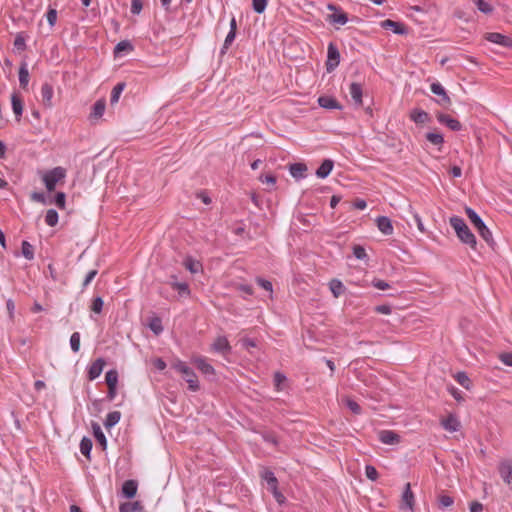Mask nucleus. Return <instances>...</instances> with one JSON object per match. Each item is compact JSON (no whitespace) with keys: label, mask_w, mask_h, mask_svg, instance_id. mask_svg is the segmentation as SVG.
I'll return each mask as SVG.
<instances>
[{"label":"nucleus","mask_w":512,"mask_h":512,"mask_svg":"<svg viewBox=\"0 0 512 512\" xmlns=\"http://www.w3.org/2000/svg\"><path fill=\"white\" fill-rule=\"evenodd\" d=\"M290 174L295 179H301L306 176L307 166L304 163H295L289 167Z\"/></svg>","instance_id":"obj_17"},{"label":"nucleus","mask_w":512,"mask_h":512,"mask_svg":"<svg viewBox=\"0 0 512 512\" xmlns=\"http://www.w3.org/2000/svg\"><path fill=\"white\" fill-rule=\"evenodd\" d=\"M103 305H104L103 299L101 297H95L91 303V307H90L91 311L99 314L102 311Z\"/></svg>","instance_id":"obj_46"},{"label":"nucleus","mask_w":512,"mask_h":512,"mask_svg":"<svg viewBox=\"0 0 512 512\" xmlns=\"http://www.w3.org/2000/svg\"><path fill=\"white\" fill-rule=\"evenodd\" d=\"M93 432H94V437L96 438V440L100 443V445L103 448H105L106 444H107V440H106L104 433L101 430V427L98 424L93 425Z\"/></svg>","instance_id":"obj_36"},{"label":"nucleus","mask_w":512,"mask_h":512,"mask_svg":"<svg viewBox=\"0 0 512 512\" xmlns=\"http://www.w3.org/2000/svg\"><path fill=\"white\" fill-rule=\"evenodd\" d=\"M430 89L434 94H436L440 97L442 95H444V93H446L445 89L443 88V86L440 83H432L430 86Z\"/></svg>","instance_id":"obj_54"},{"label":"nucleus","mask_w":512,"mask_h":512,"mask_svg":"<svg viewBox=\"0 0 512 512\" xmlns=\"http://www.w3.org/2000/svg\"><path fill=\"white\" fill-rule=\"evenodd\" d=\"M380 26L384 29H390L395 34H398V35H403V34L407 33V27L404 24L390 20V19L383 20L380 23Z\"/></svg>","instance_id":"obj_9"},{"label":"nucleus","mask_w":512,"mask_h":512,"mask_svg":"<svg viewBox=\"0 0 512 512\" xmlns=\"http://www.w3.org/2000/svg\"><path fill=\"white\" fill-rule=\"evenodd\" d=\"M448 391L450 392V394L457 400V401H461L463 400V397H462V392L457 389L456 387L454 386H450L448 387Z\"/></svg>","instance_id":"obj_64"},{"label":"nucleus","mask_w":512,"mask_h":512,"mask_svg":"<svg viewBox=\"0 0 512 512\" xmlns=\"http://www.w3.org/2000/svg\"><path fill=\"white\" fill-rule=\"evenodd\" d=\"M375 311L380 314L389 315L392 312V309L389 305H378L375 307Z\"/></svg>","instance_id":"obj_61"},{"label":"nucleus","mask_w":512,"mask_h":512,"mask_svg":"<svg viewBox=\"0 0 512 512\" xmlns=\"http://www.w3.org/2000/svg\"><path fill=\"white\" fill-rule=\"evenodd\" d=\"M502 363L512 367V353H502L499 356Z\"/></svg>","instance_id":"obj_63"},{"label":"nucleus","mask_w":512,"mask_h":512,"mask_svg":"<svg viewBox=\"0 0 512 512\" xmlns=\"http://www.w3.org/2000/svg\"><path fill=\"white\" fill-rule=\"evenodd\" d=\"M474 3L477 8L485 14H490L493 11L492 6L485 0H474Z\"/></svg>","instance_id":"obj_42"},{"label":"nucleus","mask_w":512,"mask_h":512,"mask_svg":"<svg viewBox=\"0 0 512 512\" xmlns=\"http://www.w3.org/2000/svg\"><path fill=\"white\" fill-rule=\"evenodd\" d=\"M400 508L401 509H408V510H411V511L414 508V494L411 491L410 483H407L405 485V489H404L403 494H402V500H401Z\"/></svg>","instance_id":"obj_8"},{"label":"nucleus","mask_w":512,"mask_h":512,"mask_svg":"<svg viewBox=\"0 0 512 512\" xmlns=\"http://www.w3.org/2000/svg\"><path fill=\"white\" fill-rule=\"evenodd\" d=\"M267 3L268 0H252L253 10L258 14H262L267 7Z\"/></svg>","instance_id":"obj_41"},{"label":"nucleus","mask_w":512,"mask_h":512,"mask_svg":"<svg viewBox=\"0 0 512 512\" xmlns=\"http://www.w3.org/2000/svg\"><path fill=\"white\" fill-rule=\"evenodd\" d=\"M192 364H194L197 369L204 375H214L215 369L213 366L208 363L207 358L203 356H193L191 359Z\"/></svg>","instance_id":"obj_4"},{"label":"nucleus","mask_w":512,"mask_h":512,"mask_svg":"<svg viewBox=\"0 0 512 512\" xmlns=\"http://www.w3.org/2000/svg\"><path fill=\"white\" fill-rule=\"evenodd\" d=\"M410 119L417 124H423L429 119L428 113L420 109H414L410 113Z\"/></svg>","instance_id":"obj_25"},{"label":"nucleus","mask_w":512,"mask_h":512,"mask_svg":"<svg viewBox=\"0 0 512 512\" xmlns=\"http://www.w3.org/2000/svg\"><path fill=\"white\" fill-rule=\"evenodd\" d=\"M211 351L226 355L230 353L231 346L225 336H218L211 345Z\"/></svg>","instance_id":"obj_5"},{"label":"nucleus","mask_w":512,"mask_h":512,"mask_svg":"<svg viewBox=\"0 0 512 512\" xmlns=\"http://www.w3.org/2000/svg\"><path fill=\"white\" fill-rule=\"evenodd\" d=\"M22 255L28 260H32L34 258L33 246L27 241L22 242Z\"/></svg>","instance_id":"obj_39"},{"label":"nucleus","mask_w":512,"mask_h":512,"mask_svg":"<svg viewBox=\"0 0 512 512\" xmlns=\"http://www.w3.org/2000/svg\"><path fill=\"white\" fill-rule=\"evenodd\" d=\"M465 212L467 217L477 230H479L484 225L482 219L472 208L466 207Z\"/></svg>","instance_id":"obj_24"},{"label":"nucleus","mask_w":512,"mask_h":512,"mask_svg":"<svg viewBox=\"0 0 512 512\" xmlns=\"http://www.w3.org/2000/svg\"><path fill=\"white\" fill-rule=\"evenodd\" d=\"M333 166L334 164L332 160H324L320 167L316 170V176L322 179L326 178L331 173Z\"/></svg>","instance_id":"obj_19"},{"label":"nucleus","mask_w":512,"mask_h":512,"mask_svg":"<svg viewBox=\"0 0 512 512\" xmlns=\"http://www.w3.org/2000/svg\"><path fill=\"white\" fill-rule=\"evenodd\" d=\"M372 285L379 290H386L390 288V285L386 281L380 279L373 280Z\"/></svg>","instance_id":"obj_56"},{"label":"nucleus","mask_w":512,"mask_h":512,"mask_svg":"<svg viewBox=\"0 0 512 512\" xmlns=\"http://www.w3.org/2000/svg\"><path fill=\"white\" fill-rule=\"evenodd\" d=\"M257 283L258 285H260L263 289H265L266 291L272 293L273 291V287H272V283L268 280H265V279H262V278H258L257 279Z\"/></svg>","instance_id":"obj_58"},{"label":"nucleus","mask_w":512,"mask_h":512,"mask_svg":"<svg viewBox=\"0 0 512 512\" xmlns=\"http://www.w3.org/2000/svg\"><path fill=\"white\" fill-rule=\"evenodd\" d=\"M449 223L462 243L470 246L472 249L476 248V238L462 218L453 216L450 218Z\"/></svg>","instance_id":"obj_1"},{"label":"nucleus","mask_w":512,"mask_h":512,"mask_svg":"<svg viewBox=\"0 0 512 512\" xmlns=\"http://www.w3.org/2000/svg\"><path fill=\"white\" fill-rule=\"evenodd\" d=\"M349 93L351 95V98L355 102L356 105L361 106L362 105V86L358 83H351L349 86Z\"/></svg>","instance_id":"obj_15"},{"label":"nucleus","mask_w":512,"mask_h":512,"mask_svg":"<svg viewBox=\"0 0 512 512\" xmlns=\"http://www.w3.org/2000/svg\"><path fill=\"white\" fill-rule=\"evenodd\" d=\"M170 285L174 290L178 291L180 296H188L190 294V289L187 283L172 281L170 282Z\"/></svg>","instance_id":"obj_30"},{"label":"nucleus","mask_w":512,"mask_h":512,"mask_svg":"<svg viewBox=\"0 0 512 512\" xmlns=\"http://www.w3.org/2000/svg\"><path fill=\"white\" fill-rule=\"evenodd\" d=\"M91 449H92V442H91V440L88 439V438H83L81 440V442H80V451H81V453L84 456L89 457Z\"/></svg>","instance_id":"obj_40"},{"label":"nucleus","mask_w":512,"mask_h":512,"mask_svg":"<svg viewBox=\"0 0 512 512\" xmlns=\"http://www.w3.org/2000/svg\"><path fill=\"white\" fill-rule=\"evenodd\" d=\"M125 88V84L124 83H118L113 89H112V92H111V98H110V101L112 104H115L118 102L123 90Z\"/></svg>","instance_id":"obj_37"},{"label":"nucleus","mask_w":512,"mask_h":512,"mask_svg":"<svg viewBox=\"0 0 512 512\" xmlns=\"http://www.w3.org/2000/svg\"><path fill=\"white\" fill-rule=\"evenodd\" d=\"M365 474H366V477L368 479H370L371 481H376L378 479V472L376 470V468L372 465H367L365 467Z\"/></svg>","instance_id":"obj_50"},{"label":"nucleus","mask_w":512,"mask_h":512,"mask_svg":"<svg viewBox=\"0 0 512 512\" xmlns=\"http://www.w3.org/2000/svg\"><path fill=\"white\" fill-rule=\"evenodd\" d=\"M329 288L335 298L340 297L345 291L343 283L338 279H332L329 282Z\"/></svg>","instance_id":"obj_23"},{"label":"nucleus","mask_w":512,"mask_h":512,"mask_svg":"<svg viewBox=\"0 0 512 512\" xmlns=\"http://www.w3.org/2000/svg\"><path fill=\"white\" fill-rule=\"evenodd\" d=\"M343 402L346 404V406L354 413V414H360L361 413V407L357 402L354 400L346 397L343 399Z\"/></svg>","instance_id":"obj_45"},{"label":"nucleus","mask_w":512,"mask_h":512,"mask_svg":"<svg viewBox=\"0 0 512 512\" xmlns=\"http://www.w3.org/2000/svg\"><path fill=\"white\" fill-rule=\"evenodd\" d=\"M172 368L182 375L184 380L188 383V388L191 391L196 392L200 389L196 373L185 362L176 360L173 362Z\"/></svg>","instance_id":"obj_2"},{"label":"nucleus","mask_w":512,"mask_h":512,"mask_svg":"<svg viewBox=\"0 0 512 512\" xmlns=\"http://www.w3.org/2000/svg\"><path fill=\"white\" fill-rule=\"evenodd\" d=\"M105 381L108 388L117 387L118 383V373L116 370H110L105 375Z\"/></svg>","instance_id":"obj_31"},{"label":"nucleus","mask_w":512,"mask_h":512,"mask_svg":"<svg viewBox=\"0 0 512 512\" xmlns=\"http://www.w3.org/2000/svg\"><path fill=\"white\" fill-rule=\"evenodd\" d=\"M285 380H286V377L283 374H281L279 372L275 373V375H274V383H275V386H276V388L278 390L281 389V384L283 382H285Z\"/></svg>","instance_id":"obj_62"},{"label":"nucleus","mask_w":512,"mask_h":512,"mask_svg":"<svg viewBox=\"0 0 512 512\" xmlns=\"http://www.w3.org/2000/svg\"><path fill=\"white\" fill-rule=\"evenodd\" d=\"M426 139L433 145L442 146L444 138L442 134L436 132H429L426 134Z\"/></svg>","instance_id":"obj_35"},{"label":"nucleus","mask_w":512,"mask_h":512,"mask_svg":"<svg viewBox=\"0 0 512 512\" xmlns=\"http://www.w3.org/2000/svg\"><path fill=\"white\" fill-rule=\"evenodd\" d=\"M340 54L337 48L331 43L328 46V61L326 63L327 71L331 72L339 64Z\"/></svg>","instance_id":"obj_6"},{"label":"nucleus","mask_w":512,"mask_h":512,"mask_svg":"<svg viewBox=\"0 0 512 512\" xmlns=\"http://www.w3.org/2000/svg\"><path fill=\"white\" fill-rule=\"evenodd\" d=\"M122 493L127 498H133L137 493V482L134 480H127L122 485Z\"/></svg>","instance_id":"obj_21"},{"label":"nucleus","mask_w":512,"mask_h":512,"mask_svg":"<svg viewBox=\"0 0 512 512\" xmlns=\"http://www.w3.org/2000/svg\"><path fill=\"white\" fill-rule=\"evenodd\" d=\"M486 39L492 43H496L502 46H508L510 41L509 38L500 33H488L486 35Z\"/></svg>","instance_id":"obj_26"},{"label":"nucleus","mask_w":512,"mask_h":512,"mask_svg":"<svg viewBox=\"0 0 512 512\" xmlns=\"http://www.w3.org/2000/svg\"><path fill=\"white\" fill-rule=\"evenodd\" d=\"M436 118L441 124L446 125L452 131H459L462 128L461 123L457 119H454L447 114L437 113Z\"/></svg>","instance_id":"obj_7"},{"label":"nucleus","mask_w":512,"mask_h":512,"mask_svg":"<svg viewBox=\"0 0 512 512\" xmlns=\"http://www.w3.org/2000/svg\"><path fill=\"white\" fill-rule=\"evenodd\" d=\"M65 177L66 170L60 166L42 173V181L49 192L54 191L57 184L63 182Z\"/></svg>","instance_id":"obj_3"},{"label":"nucleus","mask_w":512,"mask_h":512,"mask_svg":"<svg viewBox=\"0 0 512 512\" xmlns=\"http://www.w3.org/2000/svg\"><path fill=\"white\" fill-rule=\"evenodd\" d=\"M143 8L142 1L141 0H132L131 3V12L133 14H139Z\"/></svg>","instance_id":"obj_57"},{"label":"nucleus","mask_w":512,"mask_h":512,"mask_svg":"<svg viewBox=\"0 0 512 512\" xmlns=\"http://www.w3.org/2000/svg\"><path fill=\"white\" fill-rule=\"evenodd\" d=\"M455 380L465 389L469 390L471 387V380L465 372H458L454 376Z\"/></svg>","instance_id":"obj_32"},{"label":"nucleus","mask_w":512,"mask_h":512,"mask_svg":"<svg viewBox=\"0 0 512 512\" xmlns=\"http://www.w3.org/2000/svg\"><path fill=\"white\" fill-rule=\"evenodd\" d=\"M46 18L50 26H54L57 21V11L55 9H50L46 14Z\"/></svg>","instance_id":"obj_55"},{"label":"nucleus","mask_w":512,"mask_h":512,"mask_svg":"<svg viewBox=\"0 0 512 512\" xmlns=\"http://www.w3.org/2000/svg\"><path fill=\"white\" fill-rule=\"evenodd\" d=\"M441 425L443 426V428L448 431V432H456L459 430L460 428V421L458 420V418L453 415V414H449L446 418H443L441 420Z\"/></svg>","instance_id":"obj_10"},{"label":"nucleus","mask_w":512,"mask_h":512,"mask_svg":"<svg viewBox=\"0 0 512 512\" xmlns=\"http://www.w3.org/2000/svg\"><path fill=\"white\" fill-rule=\"evenodd\" d=\"M318 103L321 107L326 109H340L341 106L338 101L330 96H320L318 98Z\"/></svg>","instance_id":"obj_20"},{"label":"nucleus","mask_w":512,"mask_h":512,"mask_svg":"<svg viewBox=\"0 0 512 512\" xmlns=\"http://www.w3.org/2000/svg\"><path fill=\"white\" fill-rule=\"evenodd\" d=\"M13 44L14 47L19 51H23L26 49V40L21 33L16 35Z\"/></svg>","instance_id":"obj_48"},{"label":"nucleus","mask_w":512,"mask_h":512,"mask_svg":"<svg viewBox=\"0 0 512 512\" xmlns=\"http://www.w3.org/2000/svg\"><path fill=\"white\" fill-rule=\"evenodd\" d=\"M235 37H236V32L229 31V33L227 34V36H226V38L224 40L223 47L221 49V54L222 55L226 53V51L228 50L230 45L233 43Z\"/></svg>","instance_id":"obj_43"},{"label":"nucleus","mask_w":512,"mask_h":512,"mask_svg":"<svg viewBox=\"0 0 512 512\" xmlns=\"http://www.w3.org/2000/svg\"><path fill=\"white\" fill-rule=\"evenodd\" d=\"M184 266L193 274L197 273L201 268V264L198 261L193 260L192 258H186L184 261Z\"/></svg>","instance_id":"obj_38"},{"label":"nucleus","mask_w":512,"mask_h":512,"mask_svg":"<svg viewBox=\"0 0 512 512\" xmlns=\"http://www.w3.org/2000/svg\"><path fill=\"white\" fill-rule=\"evenodd\" d=\"M262 478L266 480V482L269 486V489L272 492H276V486L278 484V481H277L276 477L274 476V474L269 470H265L262 473Z\"/></svg>","instance_id":"obj_29"},{"label":"nucleus","mask_w":512,"mask_h":512,"mask_svg":"<svg viewBox=\"0 0 512 512\" xmlns=\"http://www.w3.org/2000/svg\"><path fill=\"white\" fill-rule=\"evenodd\" d=\"M378 436L379 440L384 444L394 445L400 442L399 435L391 430H382Z\"/></svg>","instance_id":"obj_13"},{"label":"nucleus","mask_w":512,"mask_h":512,"mask_svg":"<svg viewBox=\"0 0 512 512\" xmlns=\"http://www.w3.org/2000/svg\"><path fill=\"white\" fill-rule=\"evenodd\" d=\"M97 273H98V271L95 269L91 270L87 273V275L84 279V282H83V288L87 287L92 282V280L97 275Z\"/></svg>","instance_id":"obj_60"},{"label":"nucleus","mask_w":512,"mask_h":512,"mask_svg":"<svg viewBox=\"0 0 512 512\" xmlns=\"http://www.w3.org/2000/svg\"><path fill=\"white\" fill-rule=\"evenodd\" d=\"M139 509V503H123L119 507L120 512H136Z\"/></svg>","instance_id":"obj_47"},{"label":"nucleus","mask_w":512,"mask_h":512,"mask_svg":"<svg viewBox=\"0 0 512 512\" xmlns=\"http://www.w3.org/2000/svg\"><path fill=\"white\" fill-rule=\"evenodd\" d=\"M105 366V361L102 358L96 359L88 369V378L94 380L100 376Z\"/></svg>","instance_id":"obj_12"},{"label":"nucleus","mask_w":512,"mask_h":512,"mask_svg":"<svg viewBox=\"0 0 512 512\" xmlns=\"http://www.w3.org/2000/svg\"><path fill=\"white\" fill-rule=\"evenodd\" d=\"M106 107L105 99H99L95 102V104L92 107V111L90 114V118L92 119H99L104 114Z\"/></svg>","instance_id":"obj_22"},{"label":"nucleus","mask_w":512,"mask_h":512,"mask_svg":"<svg viewBox=\"0 0 512 512\" xmlns=\"http://www.w3.org/2000/svg\"><path fill=\"white\" fill-rule=\"evenodd\" d=\"M121 419V413L119 411H113L107 414L104 425L107 429L115 426Z\"/></svg>","instance_id":"obj_28"},{"label":"nucleus","mask_w":512,"mask_h":512,"mask_svg":"<svg viewBox=\"0 0 512 512\" xmlns=\"http://www.w3.org/2000/svg\"><path fill=\"white\" fill-rule=\"evenodd\" d=\"M70 345L71 349L74 352H78L80 349V334L78 332H74L70 337Z\"/></svg>","instance_id":"obj_49"},{"label":"nucleus","mask_w":512,"mask_h":512,"mask_svg":"<svg viewBox=\"0 0 512 512\" xmlns=\"http://www.w3.org/2000/svg\"><path fill=\"white\" fill-rule=\"evenodd\" d=\"M66 196L63 192H58L55 196V204L60 208H65Z\"/></svg>","instance_id":"obj_53"},{"label":"nucleus","mask_w":512,"mask_h":512,"mask_svg":"<svg viewBox=\"0 0 512 512\" xmlns=\"http://www.w3.org/2000/svg\"><path fill=\"white\" fill-rule=\"evenodd\" d=\"M480 236L487 242L491 243L493 241L492 233L484 224L479 230H477Z\"/></svg>","instance_id":"obj_51"},{"label":"nucleus","mask_w":512,"mask_h":512,"mask_svg":"<svg viewBox=\"0 0 512 512\" xmlns=\"http://www.w3.org/2000/svg\"><path fill=\"white\" fill-rule=\"evenodd\" d=\"M53 94H54V91H53L52 85H50L49 83H44L41 86V98H42V103L44 104L45 107L51 108L53 106V102H52Z\"/></svg>","instance_id":"obj_11"},{"label":"nucleus","mask_w":512,"mask_h":512,"mask_svg":"<svg viewBox=\"0 0 512 512\" xmlns=\"http://www.w3.org/2000/svg\"><path fill=\"white\" fill-rule=\"evenodd\" d=\"M331 20L334 22V23H337V24H340V25H344L347 23L348 21V17H347V14L344 13V12H337V13H334L332 14L331 16Z\"/></svg>","instance_id":"obj_44"},{"label":"nucleus","mask_w":512,"mask_h":512,"mask_svg":"<svg viewBox=\"0 0 512 512\" xmlns=\"http://www.w3.org/2000/svg\"><path fill=\"white\" fill-rule=\"evenodd\" d=\"M11 103H12L13 112H14L17 120L19 121L20 117L23 113V101L17 93H13L11 95Z\"/></svg>","instance_id":"obj_16"},{"label":"nucleus","mask_w":512,"mask_h":512,"mask_svg":"<svg viewBox=\"0 0 512 512\" xmlns=\"http://www.w3.org/2000/svg\"><path fill=\"white\" fill-rule=\"evenodd\" d=\"M353 254L357 259H361V260L366 258V256H367L365 249L360 245L354 246Z\"/></svg>","instance_id":"obj_52"},{"label":"nucleus","mask_w":512,"mask_h":512,"mask_svg":"<svg viewBox=\"0 0 512 512\" xmlns=\"http://www.w3.org/2000/svg\"><path fill=\"white\" fill-rule=\"evenodd\" d=\"M45 222L48 226L54 227L58 223V213L54 209H49L45 215Z\"/></svg>","instance_id":"obj_34"},{"label":"nucleus","mask_w":512,"mask_h":512,"mask_svg":"<svg viewBox=\"0 0 512 512\" xmlns=\"http://www.w3.org/2000/svg\"><path fill=\"white\" fill-rule=\"evenodd\" d=\"M148 326L156 335H159L163 331L161 319L158 317L151 318Z\"/></svg>","instance_id":"obj_33"},{"label":"nucleus","mask_w":512,"mask_h":512,"mask_svg":"<svg viewBox=\"0 0 512 512\" xmlns=\"http://www.w3.org/2000/svg\"><path fill=\"white\" fill-rule=\"evenodd\" d=\"M29 82V71L27 68V64L24 62L21 64L19 69V83L20 86L25 89Z\"/></svg>","instance_id":"obj_27"},{"label":"nucleus","mask_w":512,"mask_h":512,"mask_svg":"<svg viewBox=\"0 0 512 512\" xmlns=\"http://www.w3.org/2000/svg\"><path fill=\"white\" fill-rule=\"evenodd\" d=\"M378 229L384 234V235H391L393 234V226L391 223V220L388 217L380 216L376 220Z\"/></svg>","instance_id":"obj_14"},{"label":"nucleus","mask_w":512,"mask_h":512,"mask_svg":"<svg viewBox=\"0 0 512 512\" xmlns=\"http://www.w3.org/2000/svg\"><path fill=\"white\" fill-rule=\"evenodd\" d=\"M500 475L502 479L508 483H512V461L503 462L500 466Z\"/></svg>","instance_id":"obj_18"},{"label":"nucleus","mask_w":512,"mask_h":512,"mask_svg":"<svg viewBox=\"0 0 512 512\" xmlns=\"http://www.w3.org/2000/svg\"><path fill=\"white\" fill-rule=\"evenodd\" d=\"M453 499L452 497L448 496V495H441L440 498H439V503L441 505V507H449L453 504Z\"/></svg>","instance_id":"obj_59"}]
</instances>
